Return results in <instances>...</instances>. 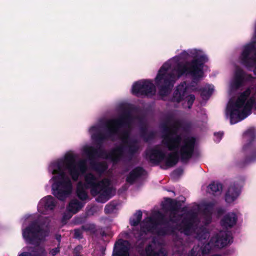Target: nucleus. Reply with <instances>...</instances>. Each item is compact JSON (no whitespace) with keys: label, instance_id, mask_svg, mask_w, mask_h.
Masks as SVG:
<instances>
[{"label":"nucleus","instance_id":"obj_1","mask_svg":"<svg viewBox=\"0 0 256 256\" xmlns=\"http://www.w3.org/2000/svg\"><path fill=\"white\" fill-rule=\"evenodd\" d=\"M77 158V154L70 152L50 164L48 172L53 175L49 180L52 194L60 200H64L72 192V180L76 182L80 176L84 175L83 180L78 182L76 186V193L78 198L82 200L88 199L86 190L90 188L91 194L98 196L96 201L106 202L114 193L109 178L100 180L101 174L108 168L106 164L92 160L91 167L98 175L86 173L88 168L86 160H76Z\"/></svg>","mask_w":256,"mask_h":256},{"label":"nucleus","instance_id":"obj_2","mask_svg":"<svg viewBox=\"0 0 256 256\" xmlns=\"http://www.w3.org/2000/svg\"><path fill=\"white\" fill-rule=\"evenodd\" d=\"M134 122L130 114L124 113L118 119L100 120L98 124L89 129V133L93 140L102 141L106 139H119L122 145L112 150L108 154L102 150H96L89 145L84 146L82 154L91 159L98 156L110 160L114 164H118L127 155H131L138 148L137 142L130 139L129 132Z\"/></svg>","mask_w":256,"mask_h":256},{"label":"nucleus","instance_id":"obj_3","mask_svg":"<svg viewBox=\"0 0 256 256\" xmlns=\"http://www.w3.org/2000/svg\"><path fill=\"white\" fill-rule=\"evenodd\" d=\"M214 208V204L203 202L200 206L201 211L198 217L194 216L190 219L182 220L180 224H178L182 218V216L175 218L177 214L178 210H174L170 212L172 217L170 218V221L176 227L173 230H178L181 233L186 235H192L198 240L199 244L202 246H195L188 253L185 252L186 248L184 246L178 248V253L180 256H200V254H206L213 247L222 248L232 242V238L231 233L229 232L221 231L217 236H212L210 240V233L205 226L211 222V215Z\"/></svg>","mask_w":256,"mask_h":256},{"label":"nucleus","instance_id":"obj_4","mask_svg":"<svg viewBox=\"0 0 256 256\" xmlns=\"http://www.w3.org/2000/svg\"><path fill=\"white\" fill-rule=\"evenodd\" d=\"M180 124L172 121L164 130L162 144L148 148L146 158L152 163L160 164L164 169L175 165L178 157L182 160L190 158L194 151L195 140L192 137L180 134Z\"/></svg>","mask_w":256,"mask_h":256},{"label":"nucleus","instance_id":"obj_5","mask_svg":"<svg viewBox=\"0 0 256 256\" xmlns=\"http://www.w3.org/2000/svg\"><path fill=\"white\" fill-rule=\"evenodd\" d=\"M142 218V212L138 210L130 218L132 229L119 235L120 238L114 244L112 256H129L130 243L128 240H122V238L140 240L145 238L144 235L148 232L156 234L158 236L170 234L162 228L164 216L159 212H152L151 217L145 218L139 226Z\"/></svg>","mask_w":256,"mask_h":256},{"label":"nucleus","instance_id":"obj_6","mask_svg":"<svg viewBox=\"0 0 256 256\" xmlns=\"http://www.w3.org/2000/svg\"><path fill=\"white\" fill-rule=\"evenodd\" d=\"M208 61L204 55H196L190 60L180 61L174 56L164 62L154 80H178L190 78L192 80H200L204 77V67Z\"/></svg>","mask_w":256,"mask_h":256},{"label":"nucleus","instance_id":"obj_7","mask_svg":"<svg viewBox=\"0 0 256 256\" xmlns=\"http://www.w3.org/2000/svg\"><path fill=\"white\" fill-rule=\"evenodd\" d=\"M252 107L256 108V88H250L237 98L230 99L226 110V117L231 124H235L249 116Z\"/></svg>","mask_w":256,"mask_h":256},{"label":"nucleus","instance_id":"obj_8","mask_svg":"<svg viewBox=\"0 0 256 256\" xmlns=\"http://www.w3.org/2000/svg\"><path fill=\"white\" fill-rule=\"evenodd\" d=\"M22 236L26 242L28 244L37 245L43 242L48 236L47 228L44 229L43 225L40 226L37 222L32 223L26 228L22 226Z\"/></svg>","mask_w":256,"mask_h":256},{"label":"nucleus","instance_id":"obj_9","mask_svg":"<svg viewBox=\"0 0 256 256\" xmlns=\"http://www.w3.org/2000/svg\"><path fill=\"white\" fill-rule=\"evenodd\" d=\"M240 63L248 68H254L256 75V46L254 42L244 46L240 56Z\"/></svg>","mask_w":256,"mask_h":256},{"label":"nucleus","instance_id":"obj_10","mask_svg":"<svg viewBox=\"0 0 256 256\" xmlns=\"http://www.w3.org/2000/svg\"><path fill=\"white\" fill-rule=\"evenodd\" d=\"M132 92L138 96H150L155 94L156 88L150 81L136 82L132 86Z\"/></svg>","mask_w":256,"mask_h":256},{"label":"nucleus","instance_id":"obj_11","mask_svg":"<svg viewBox=\"0 0 256 256\" xmlns=\"http://www.w3.org/2000/svg\"><path fill=\"white\" fill-rule=\"evenodd\" d=\"M140 256H167L160 238H154Z\"/></svg>","mask_w":256,"mask_h":256},{"label":"nucleus","instance_id":"obj_12","mask_svg":"<svg viewBox=\"0 0 256 256\" xmlns=\"http://www.w3.org/2000/svg\"><path fill=\"white\" fill-rule=\"evenodd\" d=\"M56 205L55 199L51 196H48L40 200L38 205V210L43 214H49L54 210Z\"/></svg>","mask_w":256,"mask_h":256},{"label":"nucleus","instance_id":"obj_13","mask_svg":"<svg viewBox=\"0 0 256 256\" xmlns=\"http://www.w3.org/2000/svg\"><path fill=\"white\" fill-rule=\"evenodd\" d=\"M146 174V172L141 168H136L132 171L126 178L128 182L132 184L144 178Z\"/></svg>","mask_w":256,"mask_h":256},{"label":"nucleus","instance_id":"obj_14","mask_svg":"<svg viewBox=\"0 0 256 256\" xmlns=\"http://www.w3.org/2000/svg\"><path fill=\"white\" fill-rule=\"evenodd\" d=\"M23 250L18 256H46V252L43 248L26 247Z\"/></svg>","mask_w":256,"mask_h":256},{"label":"nucleus","instance_id":"obj_15","mask_svg":"<svg viewBox=\"0 0 256 256\" xmlns=\"http://www.w3.org/2000/svg\"><path fill=\"white\" fill-rule=\"evenodd\" d=\"M240 190L236 186H230L226 194V200L230 203L234 201L239 196Z\"/></svg>","mask_w":256,"mask_h":256},{"label":"nucleus","instance_id":"obj_16","mask_svg":"<svg viewBox=\"0 0 256 256\" xmlns=\"http://www.w3.org/2000/svg\"><path fill=\"white\" fill-rule=\"evenodd\" d=\"M236 215L234 212H230L224 216L222 220L221 224L225 228H230L236 224Z\"/></svg>","mask_w":256,"mask_h":256},{"label":"nucleus","instance_id":"obj_17","mask_svg":"<svg viewBox=\"0 0 256 256\" xmlns=\"http://www.w3.org/2000/svg\"><path fill=\"white\" fill-rule=\"evenodd\" d=\"M245 81H232L229 86L228 92L230 95L240 93L244 88Z\"/></svg>","mask_w":256,"mask_h":256},{"label":"nucleus","instance_id":"obj_18","mask_svg":"<svg viewBox=\"0 0 256 256\" xmlns=\"http://www.w3.org/2000/svg\"><path fill=\"white\" fill-rule=\"evenodd\" d=\"M84 203L74 199L70 202L68 207V210L72 214H75L81 209L84 206Z\"/></svg>","mask_w":256,"mask_h":256},{"label":"nucleus","instance_id":"obj_19","mask_svg":"<svg viewBox=\"0 0 256 256\" xmlns=\"http://www.w3.org/2000/svg\"><path fill=\"white\" fill-rule=\"evenodd\" d=\"M222 190V185L218 182H213L208 186V192L212 194H218Z\"/></svg>","mask_w":256,"mask_h":256},{"label":"nucleus","instance_id":"obj_20","mask_svg":"<svg viewBox=\"0 0 256 256\" xmlns=\"http://www.w3.org/2000/svg\"><path fill=\"white\" fill-rule=\"evenodd\" d=\"M233 80H249L246 78V74L244 71L239 66H236L234 74Z\"/></svg>","mask_w":256,"mask_h":256},{"label":"nucleus","instance_id":"obj_21","mask_svg":"<svg viewBox=\"0 0 256 256\" xmlns=\"http://www.w3.org/2000/svg\"><path fill=\"white\" fill-rule=\"evenodd\" d=\"M185 85L186 83L185 82H184L182 85H180L177 87L176 90L175 91L174 96V98H176L177 96L178 95V98H176V100L178 102L180 100L182 96L184 95V92L186 90V88H184Z\"/></svg>","mask_w":256,"mask_h":256},{"label":"nucleus","instance_id":"obj_22","mask_svg":"<svg viewBox=\"0 0 256 256\" xmlns=\"http://www.w3.org/2000/svg\"><path fill=\"white\" fill-rule=\"evenodd\" d=\"M214 90V86L210 85H206L201 90V95L204 98L209 96Z\"/></svg>","mask_w":256,"mask_h":256},{"label":"nucleus","instance_id":"obj_23","mask_svg":"<svg viewBox=\"0 0 256 256\" xmlns=\"http://www.w3.org/2000/svg\"><path fill=\"white\" fill-rule=\"evenodd\" d=\"M82 229L84 231L93 233L95 232L96 226L92 224H86L84 226H82Z\"/></svg>","mask_w":256,"mask_h":256},{"label":"nucleus","instance_id":"obj_24","mask_svg":"<svg viewBox=\"0 0 256 256\" xmlns=\"http://www.w3.org/2000/svg\"><path fill=\"white\" fill-rule=\"evenodd\" d=\"M116 208V206L112 204H108L104 208L106 213L109 214L113 212Z\"/></svg>","mask_w":256,"mask_h":256},{"label":"nucleus","instance_id":"obj_25","mask_svg":"<svg viewBox=\"0 0 256 256\" xmlns=\"http://www.w3.org/2000/svg\"><path fill=\"white\" fill-rule=\"evenodd\" d=\"M195 99V97L194 95L190 94L189 95L187 98L186 100L188 101V108H190L191 106H192L193 102Z\"/></svg>","mask_w":256,"mask_h":256},{"label":"nucleus","instance_id":"obj_26","mask_svg":"<svg viewBox=\"0 0 256 256\" xmlns=\"http://www.w3.org/2000/svg\"><path fill=\"white\" fill-rule=\"evenodd\" d=\"M223 136V133L222 132H218L214 133V140L216 142H218L222 139Z\"/></svg>","mask_w":256,"mask_h":256},{"label":"nucleus","instance_id":"obj_27","mask_svg":"<svg viewBox=\"0 0 256 256\" xmlns=\"http://www.w3.org/2000/svg\"><path fill=\"white\" fill-rule=\"evenodd\" d=\"M74 238H82V232L81 230H74Z\"/></svg>","mask_w":256,"mask_h":256},{"label":"nucleus","instance_id":"obj_28","mask_svg":"<svg viewBox=\"0 0 256 256\" xmlns=\"http://www.w3.org/2000/svg\"><path fill=\"white\" fill-rule=\"evenodd\" d=\"M60 252V248L58 247L52 248L50 252V254L52 256H56Z\"/></svg>","mask_w":256,"mask_h":256},{"label":"nucleus","instance_id":"obj_29","mask_svg":"<svg viewBox=\"0 0 256 256\" xmlns=\"http://www.w3.org/2000/svg\"><path fill=\"white\" fill-rule=\"evenodd\" d=\"M170 91V88H162L160 90V92L161 94L166 95Z\"/></svg>","mask_w":256,"mask_h":256},{"label":"nucleus","instance_id":"obj_30","mask_svg":"<svg viewBox=\"0 0 256 256\" xmlns=\"http://www.w3.org/2000/svg\"><path fill=\"white\" fill-rule=\"evenodd\" d=\"M82 250V246H78L74 249V252L76 254Z\"/></svg>","mask_w":256,"mask_h":256},{"label":"nucleus","instance_id":"obj_31","mask_svg":"<svg viewBox=\"0 0 256 256\" xmlns=\"http://www.w3.org/2000/svg\"><path fill=\"white\" fill-rule=\"evenodd\" d=\"M252 133V131L250 130H248L244 134L245 136H249Z\"/></svg>","mask_w":256,"mask_h":256},{"label":"nucleus","instance_id":"obj_32","mask_svg":"<svg viewBox=\"0 0 256 256\" xmlns=\"http://www.w3.org/2000/svg\"><path fill=\"white\" fill-rule=\"evenodd\" d=\"M61 238V236L60 235H58L56 236V239L58 240V242H60Z\"/></svg>","mask_w":256,"mask_h":256},{"label":"nucleus","instance_id":"obj_33","mask_svg":"<svg viewBox=\"0 0 256 256\" xmlns=\"http://www.w3.org/2000/svg\"><path fill=\"white\" fill-rule=\"evenodd\" d=\"M82 222V220H79L78 218H76V222H75L76 224L81 223Z\"/></svg>","mask_w":256,"mask_h":256},{"label":"nucleus","instance_id":"obj_34","mask_svg":"<svg viewBox=\"0 0 256 256\" xmlns=\"http://www.w3.org/2000/svg\"><path fill=\"white\" fill-rule=\"evenodd\" d=\"M164 82H166L165 84L170 85L171 84L170 82H172V81L168 80V81H164Z\"/></svg>","mask_w":256,"mask_h":256},{"label":"nucleus","instance_id":"obj_35","mask_svg":"<svg viewBox=\"0 0 256 256\" xmlns=\"http://www.w3.org/2000/svg\"><path fill=\"white\" fill-rule=\"evenodd\" d=\"M181 54L182 55H185V56H188V54L186 52H185V51L182 52Z\"/></svg>","mask_w":256,"mask_h":256},{"label":"nucleus","instance_id":"obj_36","mask_svg":"<svg viewBox=\"0 0 256 256\" xmlns=\"http://www.w3.org/2000/svg\"><path fill=\"white\" fill-rule=\"evenodd\" d=\"M196 81H195V80L192 81V85H194V84H196Z\"/></svg>","mask_w":256,"mask_h":256},{"label":"nucleus","instance_id":"obj_37","mask_svg":"<svg viewBox=\"0 0 256 256\" xmlns=\"http://www.w3.org/2000/svg\"><path fill=\"white\" fill-rule=\"evenodd\" d=\"M71 216H72V215H70V216H69L68 218H71ZM64 218H66V216H64Z\"/></svg>","mask_w":256,"mask_h":256},{"label":"nucleus","instance_id":"obj_38","mask_svg":"<svg viewBox=\"0 0 256 256\" xmlns=\"http://www.w3.org/2000/svg\"><path fill=\"white\" fill-rule=\"evenodd\" d=\"M167 200H168V202H170L172 201V200L170 198H168Z\"/></svg>","mask_w":256,"mask_h":256},{"label":"nucleus","instance_id":"obj_39","mask_svg":"<svg viewBox=\"0 0 256 256\" xmlns=\"http://www.w3.org/2000/svg\"><path fill=\"white\" fill-rule=\"evenodd\" d=\"M74 256H82L78 255V254H76Z\"/></svg>","mask_w":256,"mask_h":256},{"label":"nucleus","instance_id":"obj_40","mask_svg":"<svg viewBox=\"0 0 256 256\" xmlns=\"http://www.w3.org/2000/svg\"><path fill=\"white\" fill-rule=\"evenodd\" d=\"M143 80H150L149 79H144Z\"/></svg>","mask_w":256,"mask_h":256}]
</instances>
